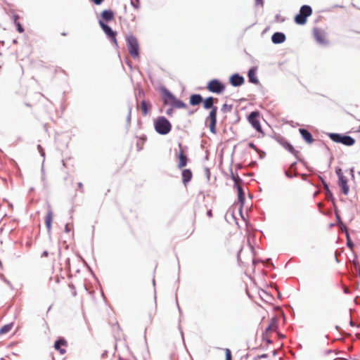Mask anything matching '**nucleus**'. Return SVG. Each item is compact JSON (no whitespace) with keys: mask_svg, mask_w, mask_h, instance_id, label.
<instances>
[{"mask_svg":"<svg viewBox=\"0 0 360 360\" xmlns=\"http://www.w3.org/2000/svg\"><path fill=\"white\" fill-rule=\"evenodd\" d=\"M350 325H351V326H353V325H354V323H353L352 321H350Z\"/></svg>","mask_w":360,"mask_h":360,"instance_id":"62","label":"nucleus"},{"mask_svg":"<svg viewBox=\"0 0 360 360\" xmlns=\"http://www.w3.org/2000/svg\"><path fill=\"white\" fill-rule=\"evenodd\" d=\"M126 44L129 53L132 58H136L139 56V45L138 40L133 34H127L125 37Z\"/></svg>","mask_w":360,"mask_h":360,"instance_id":"3","label":"nucleus"},{"mask_svg":"<svg viewBox=\"0 0 360 360\" xmlns=\"http://www.w3.org/2000/svg\"><path fill=\"white\" fill-rule=\"evenodd\" d=\"M356 271L358 272V274H359V276L360 278V266H356Z\"/></svg>","mask_w":360,"mask_h":360,"instance_id":"54","label":"nucleus"},{"mask_svg":"<svg viewBox=\"0 0 360 360\" xmlns=\"http://www.w3.org/2000/svg\"><path fill=\"white\" fill-rule=\"evenodd\" d=\"M177 306H178L179 311L181 312V309H180V307L178 303H177Z\"/></svg>","mask_w":360,"mask_h":360,"instance_id":"61","label":"nucleus"},{"mask_svg":"<svg viewBox=\"0 0 360 360\" xmlns=\"http://www.w3.org/2000/svg\"><path fill=\"white\" fill-rule=\"evenodd\" d=\"M141 107L142 113L143 115H147L148 113V104L146 101H142L141 103Z\"/></svg>","mask_w":360,"mask_h":360,"instance_id":"28","label":"nucleus"},{"mask_svg":"<svg viewBox=\"0 0 360 360\" xmlns=\"http://www.w3.org/2000/svg\"><path fill=\"white\" fill-rule=\"evenodd\" d=\"M131 107L129 105V113H128V115H127V122L129 124L131 122Z\"/></svg>","mask_w":360,"mask_h":360,"instance_id":"43","label":"nucleus"},{"mask_svg":"<svg viewBox=\"0 0 360 360\" xmlns=\"http://www.w3.org/2000/svg\"><path fill=\"white\" fill-rule=\"evenodd\" d=\"M69 286L70 287V288L75 289V287L73 285H69Z\"/></svg>","mask_w":360,"mask_h":360,"instance_id":"59","label":"nucleus"},{"mask_svg":"<svg viewBox=\"0 0 360 360\" xmlns=\"http://www.w3.org/2000/svg\"><path fill=\"white\" fill-rule=\"evenodd\" d=\"M278 328V321H277V319L276 317H273L268 326L266 328L265 330L264 333H268L269 332H271V331H274L277 329Z\"/></svg>","mask_w":360,"mask_h":360,"instance_id":"22","label":"nucleus"},{"mask_svg":"<svg viewBox=\"0 0 360 360\" xmlns=\"http://www.w3.org/2000/svg\"><path fill=\"white\" fill-rule=\"evenodd\" d=\"M203 101L202 96L198 94L191 95L189 103L191 105L195 106L201 103Z\"/></svg>","mask_w":360,"mask_h":360,"instance_id":"20","label":"nucleus"},{"mask_svg":"<svg viewBox=\"0 0 360 360\" xmlns=\"http://www.w3.org/2000/svg\"><path fill=\"white\" fill-rule=\"evenodd\" d=\"M236 188H237V191H238V201L243 205L244 204V202H245V191L243 190V188L242 185L238 186H237Z\"/></svg>","mask_w":360,"mask_h":360,"instance_id":"26","label":"nucleus"},{"mask_svg":"<svg viewBox=\"0 0 360 360\" xmlns=\"http://www.w3.org/2000/svg\"><path fill=\"white\" fill-rule=\"evenodd\" d=\"M78 186L82 190V192H83L84 191H83V184H82V183H81V182L78 183Z\"/></svg>","mask_w":360,"mask_h":360,"instance_id":"52","label":"nucleus"},{"mask_svg":"<svg viewBox=\"0 0 360 360\" xmlns=\"http://www.w3.org/2000/svg\"><path fill=\"white\" fill-rule=\"evenodd\" d=\"M248 146H249V148L255 150L257 152L259 151V149L257 148V147L255 146V144L254 143H252V142H250L248 143Z\"/></svg>","mask_w":360,"mask_h":360,"instance_id":"41","label":"nucleus"},{"mask_svg":"<svg viewBox=\"0 0 360 360\" xmlns=\"http://www.w3.org/2000/svg\"><path fill=\"white\" fill-rule=\"evenodd\" d=\"M155 131L161 135L169 134L172 129V124L164 116L158 117L154 121Z\"/></svg>","mask_w":360,"mask_h":360,"instance_id":"2","label":"nucleus"},{"mask_svg":"<svg viewBox=\"0 0 360 360\" xmlns=\"http://www.w3.org/2000/svg\"><path fill=\"white\" fill-rule=\"evenodd\" d=\"M354 168L352 167V169H350V174H351V176L352 179H354Z\"/></svg>","mask_w":360,"mask_h":360,"instance_id":"49","label":"nucleus"},{"mask_svg":"<svg viewBox=\"0 0 360 360\" xmlns=\"http://www.w3.org/2000/svg\"><path fill=\"white\" fill-rule=\"evenodd\" d=\"M174 108H173L172 107H171V106H170V108H168V109L166 110V112H165L166 115H167V116H169V117H170V116H172V115H173V112H174Z\"/></svg>","mask_w":360,"mask_h":360,"instance_id":"40","label":"nucleus"},{"mask_svg":"<svg viewBox=\"0 0 360 360\" xmlns=\"http://www.w3.org/2000/svg\"><path fill=\"white\" fill-rule=\"evenodd\" d=\"M276 140L278 143H279L285 150L288 152L294 155L296 158H297V155L299 151L295 150L294 147L282 136L278 135L276 136Z\"/></svg>","mask_w":360,"mask_h":360,"instance_id":"10","label":"nucleus"},{"mask_svg":"<svg viewBox=\"0 0 360 360\" xmlns=\"http://www.w3.org/2000/svg\"><path fill=\"white\" fill-rule=\"evenodd\" d=\"M14 24L16 26V28H17V30L18 32L22 33L24 32V28H23L22 25L19 22H16Z\"/></svg>","mask_w":360,"mask_h":360,"instance_id":"35","label":"nucleus"},{"mask_svg":"<svg viewBox=\"0 0 360 360\" xmlns=\"http://www.w3.org/2000/svg\"><path fill=\"white\" fill-rule=\"evenodd\" d=\"M290 169L295 171L297 169V162H295L292 163L290 165Z\"/></svg>","mask_w":360,"mask_h":360,"instance_id":"45","label":"nucleus"},{"mask_svg":"<svg viewBox=\"0 0 360 360\" xmlns=\"http://www.w3.org/2000/svg\"><path fill=\"white\" fill-rule=\"evenodd\" d=\"M322 184H323V187L324 191H325V194H326V199L328 201H333L335 199H334L333 193L330 190L328 184L326 181H322Z\"/></svg>","mask_w":360,"mask_h":360,"instance_id":"24","label":"nucleus"},{"mask_svg":"<svg viewBox=\"0 0 360 360\" xmlns=\"http://www.w3.org/2000/svg\"><path fill=\"white\" fill-rule=\"evenodd\" d=\"M207 215L208 217H212V210H208V211L207 212Z\"/></svg>","mask_w":360,"mask_h":360,"instance_id":"51","label":"nucleus"},{"mask_svg":"<svg viewBox=\"0 0 360 360\" xmlns=\"http://www.w3.org/2000/svg\"><path fill=\"white\" fill-rule=\"evenodd\" d=\"M98 23L104 32V33L108 37V39L115 46V47L118 48V44L116 39V32L113 31L112 29L106 23H105L102 20H99Z\"/></svg>","mask_w":360,"mask_h":360,"instance_id":"6","label":"nucleus"},{"mask_svg":"<svg viewBox=\"0 0 360 360\" xmlns=\"http://www.w3.org/2000/svg\"><path fill=\"white\" fill-rule=\"evenodd\" d=\"M256 72H257V68L256 67H252L248 72V77L249 82L250 83L257 84H259V79L256 76Z\"/></svg>","mask_w":360,"mask_h":360,"instance_id":"18","label":"nucleus"},{"mask_svg":"<svg viewBox=\"0 0 360 360\" xmlns=\"http://www.w3.org/2000/svg\"><path fill=\"white\" fill-rule=\"evenodd\" d=\"M284 174L289 179H292V177L297 176L298 175L297 173H295V174H292L288 170H284Z\"/></svg>","mask_w":360,"mask_h":360,"instance_id":"36","label":"nucleus"},{"mask_svg":"<svg viewBox=\"0 0 360 360\" xmlns=\"http://www.w3.org/2000/svg\"><path fill=\"white\" fill-rule=\"evenodd\" d=\"M218 108H213L209 115L206 117L205 121L209 122V128L211 133L216 134H217V115Z\"/></svg>","mask_w":360,"mask_h":360,"instance_id":"8","label":"nucleus"},{"mask_svg":"<svg viewBox=\"0 0 360 360\" xmlns=\"http://www.w3.org/2000/svg\"><path fill=\"white\" fill-rule=\"evenodd\" d=\"M344 292L345 294H349L350 292L348 288H345L344 289Z\"/></svg>","mask_w":360,"mask_h":360,"instance_id":"55","label":"nucleus"},{"mask_svg":"<svg viewBox=\"0 0 360 360\" xmlns=\"http://www.w3.org/2000/svg\"><path fill=\"white\" fill-rule=\"evenodd\" d=\"M193 113H194V110H192V111H189V112H188V115H192Z\"/></svg>","mask_w":360,"mask_h":360,"instance_id":"58","label":"nucleus"},{"mask_svg":"<svg viewBox=\"0 0 360 360\" xmlns=\"http://www.w3.org/2000/svg\"><path fill=\"white\" fill-rule=\"evenodd\" d=\"M231 110L232 105H228L226 103H224L221 108V110L223 112H230Z\"/></svg>","mask_w":360,"mask_h":360,"instance_id":"31","label":"nucleus"},{"mask_svg":"<svg viewBox=\"0 0 360 360\" xmlns=\"http://www.w3.org/2000/svg\"><path fill=\"white\" fill-rule=\"evenodd\" d=\"M259 113L258 111H252L248 117V122L251 124L252 127L259 132H262V127L259 120Z\"/></svg>","mask_w":360,"mask_h":360,"instance_id":"9","label":"nucleus"},{"mask_svg":"<svg viewBox=\"0 0 360 360\" xmlns=\"http://www.w3.org/2000/svg\"><path fill=\"white\" fill-rule=\"evenodd\" d=\"M101 18L103 21H110L114 18V13L111 10H104L101 13Z\"/></svg>","mask_w":360,"mask_h":360,"instance_id":"25","label":"nucleus"},{"mask_svg":"<svg viewBox=\"0 0 360 360\" xmlns=\"http://www.w3.org/2000/svg\"><path fill=\"white\" fill-rule=\"evenodd\" d=\"M65 232H67V233H68V232H70V228H69V225H68V224H67L65 225Z\"/></svg>","mask_w":360,"mask_h":360,"instance_id":"50","label":"nucleus"},{"mask_svg":"<svg viewBox=\"0 0 360 360\" xmlns=\"http://www.w3.org/2000/svg\"><path fill=\"white\" fill-rule=\"evenodd\" d=\"M206 174H207V177L208 179H210V170L209 169H206Z\"/></svg>","mask_w":360,"mask_h":360,"instance_id":"53","label":"nucleus"},{"mask_svg":"<svg viewBox=\"0 0 360 360\" xmlns=\"http://www.w3.org/2000/svg\"><path fill=\"white\" fill-rule=\"evenodd\" d=\"M131 5L135 8L139 9L140 7V1L139 0H130Z\"/></svg>","mask_w":360,"mask_h":360,"instance_id":"32","label":"nucleus"},{"mask_svg":"<svg viewBox=\"0 0 360 360\" xmlns=\"http://www.w3.org/2000/svg\"><path fill=\"white\" fill-rule=\"evenodd\" d=\"M267 357H268V354H263L258 355V356L254 357V360H259V359H266Z\"/></svg>","mask_w":360,"mask_h":360,"instance_id":"39","label":"nucleus"},{"mask_svg":"<svg viewBox=\"0 0 360 360\" xmlns=\"http://www.w3.org/2000/svg\"><path fill=\"white\" fill-rule=\"evenodd\" d=\"M313 33L315 39L319 44L321 45H326L328 44V41L325 38V34L319 28H314Z\"/></svg>","mask_w":360,"mask_h":360,"instance_id":"12","label":"nucleus"},{"mask_svg":"<svg viewBox=\"0 0 360 360\" xmlns=\"http://www.w3.org/2000/svg\"><path fill=\"white\" fill-rule=\"evenodd\" d=\"M279 17H280V15H279L278 14H277V15H276V20H277V21H278V19H279Z\"/></svg>","mask_w":360,"mask_h":360,"instance_id":"57","label":"nucleus"},{"mask_svg":"<svg viewBox=\"0 0 360 360\" xmlns=\"http://www.w3.org/2000/svg\"><path fill=\"white\" fill-rule=\"evenodd\" d=\"M53 221V212L52 210L49 207L46 215L45 217V224L48 231L49 232L51 229V224Z\"/></svg>","mask_w":360,"mask_h":360,"instance_id":"21","label":"nucleus"},{"mask_svg":"<svg viewBox=\"0 0 360 360\" xmlns=\"http://www.w3.org/2000/svg\"><path fill=\"white\" fill-rule=\"evenodd\" d=\"M12 327H13V323H9V324H6V325L4 326L0 329V334H4V333L9 332L11 330Z\"/></svg>","mask_w":360,"mask_h":360,"instance_id":"29","label":"nucleus"},{"mask_svg":"<svg viewBox=\"0 0 360 360\" xmlns=\"http://www.w3.org/2000/svg\"><path fill=\"white\" fill-rule=\"evenodd\" d=\"M226 360H232L231 352L229 349H225Z\"/></svg>","mask_w":360,"mask_h":360,"instance_id":"33","label":"nucleus"},{"mask_svg":"<svg viewBox=\"0 0 360 360\" xmlns=\"http://www.w3.org/2000/svg\"><path fill=\"white\" fill-rule=\"evenodd\" d=\"M328 136L333 141L347 146H352L355 143V139L353 137L345 134L330 133Z\"/></svg>","mask_w":360,"mask_h":360,"instance_id":"4","label":"nucleus"},{"mask_svg":"<svg viewBox=\"0 0 360 360\" xmlns=\"http://www.w3.org/2000/svg\"><path fill=\"white\" fill-rule=\"evenodd\" d=\"M300 134L302 138L308 143H311L314 141V139L311 132L304 128H300L299 129Z\"/></svg>","mask_w":360,"mask_h":360,"instance_id":"16","label":"nucleus"},{"mask_svg":"<svg viewBox=\"0 0 360 360\" xmlns=\"http://www.w3.org/2000/svg\"><path fill=\"white\" fill-rule=\"evenodd\" d=\"M214 101H217V99L213 98L212 96H209L202 101L203 108L206 110H212L213 108H217V106L214 105Z\"/></svg>","mask_w":360,"mask_h":360,"instance_id":"19","label":"nucleus"},{"mask_svg":"<svg viewBox=\"0 0 360 360\" xmlns=\"http://www.w3.org/2000/svg\"><path fill=\"white\" fill-rule=\"evenodd\" d=\"M207 89L210 92L219 94L225 90V85L220 80L213 79L207 83Z\"/></svg>","mask_w":360,"mask_h":360,"instance_id":"7","label":"nucleus"},{"mask_svg":"<svg viewBox=\"0 0 360 360\" xmlns=\"http://www.w3.org/2000/svg\"><path fill=\"white\" fill-rule=\"evenodd\" d=\"M255 4L257 6H263L264 5V0H255Z\"/></svg>","mask_w":360,"mask_h":360,"instance_id":"47","label":"nucleus"},{"mask_svg":"<svg viewBox=\"0 0 360 360\" xmlns=\"http://www.w3.org/2000/svg\"><path fill=\"white\" fill-rule=\"evenodd\" d=\"M193 174L189 169H185L182 171V181L186 185L192 179Z\"/></svg>","mask_w":360,"mask_h":360,"instance_id":"23","label":"nucleus"},{"mask_svg":"<svg viewBox=\"0 0 360 360\" xmlns=\"http://www.w3.org/2000/svg\"><path fill=\"white\" fill-rule=\"evenodd\" d=\"M335 173L338 177V179H340V176H345L343 173H342V171L340 168H338L336 169L335 170Z\"/></svg>","mask_w":360,"mask_h":360,"instance_id":"42","label":"nucleus"},{"mask_svg":"<svg viewBox=\"0 0 360 360\" xmlns=\"http://www.w3.org/2000/svg\"><path fill=\"white\" fill-rule=\"evenodd\" d=\"M179 147L180 148V151L178 155V158L179 160L178 167L182 168L185 167L187 165L188 162V158L187 155L184 154V150L182 148V144L181 143H179Z\"/></svg>","mask_w":360,"mask_h":360,"instance_id":"13","label":"nucleus"},{"mask_svg":"<svg viewBox=\"0 0 360 360\" xmlns=\"http://www.w3.org/2000/svg\"><path fill=\"white\" fill-rule=\"evenodd\" d=\"M126 63L127 64V65H129L130 68H131V62L130 60H127L126 61Z\"/></svg>","mask_w":360,"mask_h":360,"instance_id":"56","label":"nucleus"},{"mask_svg":"<svg viewBox=\"0 0 360 360\" xmlns=\"http://www.w3.org/2000/svg\"><path fill=\"white\" fill-rule=\"evenodd\" d=\"M346 236V239H347V246L352 250L354 246V242L351 240V238H350V236H349V233H347V235L345 236Z\"/></svg>","mask_w":360,"mask_h":360,"instance_id":"30","label":"nucleus"},{"mask_svg":"<svg viewBox=\"0 0 360 360\" xmlns=\"http://www.w3.org/2000/svg\"><path fill=\"white\" fill-rule=\"evenodd\" d=\"M339 227L340 230L345 233V236L347 235V233H349L348 228L344 224L339 225Z\"/></svg>","mask_w":360,"mask_h":360,"instance_id":"37","label":"nucleus"},{"mask_svg":"<svg viewBox=\"0 0 360 360\" xmlns=\"http://www.w3.org/2000/svg\"><path fill=\"white\" fill-rule=\"evenodd\" d=\"M276 352L274 350V351L273 352V354H274V355H276Z\"/></svg>","mask_w":360,"mask_h":360,"instance_id":"63","label":"nucleus"},{"mask_svg":"<svg viewBox=\"0 0 360 360\" xmlns=\"http://www.w3.org/2000/svg\"><path fill=\"white\" fill-rule=\"evenodd\" d=\"M286 39L285 35L283 32H276L271 36V41L275 44L283 43Z\"/></svg>","mask_w":360,"mask_h":360,"instance_id":"14","label":"nucleus"},{"mask_svg":"<svg viewBox=\"0 0 360 360\" xmlns=\"http://www.w3.org/2000/svg\"><path fill=\"white\" fill-rule=\"evenodd\" d=\"M162 93V101L165 105H169L174 109L184 108L186 107V104L184 102L177 99L167 89L163 88Z\"/></svg>","mask_w":360,"mask_h":360,"instance_id":"1","label":"nucleus"},{"mask_svg":"<svg viewBox=\"0 0 360 360\" xmlns=\"http://www.w3.org/2000/svg\"><path fill=\"white\" fill-rule=\"evenodd\" d=\"M48 255H49V252H48L47 250H44V251L42 252V254H41V257H47Z\"/></svg>","mask_w":360,"mask_h":360,"instance_id":"48","label":"nucleus"},{"mask_svg":"<svg viewBox=\"0 0 360 360\" xmlns=\"http://www.w3.org/2000/svg\"><path fill=\"white\" fill-rule=\"evenodd\" d=\"M312 13L311 6L308 5H303L301 6L300 13L295 17V22L297 25H304L307 22V19Z\"/></svg>","mask_w":360,"mask_h":360,"instance_id":"5","label":"nucleus"},{"mask_svg":"<svg viewBox=\"0 0 360 360\" xmlns=\"http://www.w3.org/2000/svg\"><path fill=\"white\" fill-rule=\"evenodd\" d=\"M230 84L234 86H240L245 82V79L243 76L240 75L238 73L233 74L229 78Z\"/></svg>","mask_w":360,"mask_h":360,"instance_id":"11","label":"nucleus"},{"mask_svg":"<svg viewBox=\"0 0 360 360\" xmlns=\"http://www.w3.org/2000/svg\"><path fill=\"white\" fill-rule=\"evenodd\" d=\"M73 295H76V291H74Z\"/></svg>","mask_w":360,"mask_h":360,"instance_id":"64","label":"nucleus"},{"mask_svg":"<svg viewBox=\"0 0 360 360\" xmlns=\"http://www.w3.org/2000/svg\"><path fill=\"white\" fill-rule=\"evenodd\" d=\"M37 150H38L39 153H40L41 156L43 157V158H44L43 162H44V158H45V151L41 145L37 146Z\"/></svg>","mask_w":360,"mask_h":360,"instance_id":"34","label":"nucleus"},{"mask_svg":"<svg viewBox=\"0 0 360 360\" xmlns=\"http://www.w3.org/2000/svg\"><path fill=\"white\" fill-rule=\"evenodd\" d=\"M262 339L263 340L266 341L267 344H271L272 342L271 339L267 337V333H262Z\"/></svg>","mask_w":360,"mask_h":360,"instance_id":"38","label":"nucleus"},{"mask_svg":"<svg viewBox=\"0 0 360 360\" xmlns=\"http://www.w3.org/2000/svg\"><path fill=\"white\" fill-rule=\"evenodd\" d=\"M67 341L64 338H60L55 342L54 348L59 351L61 354H63L66 351L65 349L62 348V346H67Z\"/></svg>","mask_w":360,"mask_h":360,"instance_id":"17","label":"nucleus"},{"mask_svg":"<svg viewBox=\"0 0 360 360\" xmlns=\"http://www.w3.org/2000/svg\"><path fill=\"white\" fill-rule=\"evenodd\" d=\"M18 19H19L18 15L15 14L13 15V20L14 23H15L16 22H18Z\"/></svg>","mask_w":360,"mask_h":360,"instance_id":"46","label":"nucleus"},{"mask_svg":"<svg viewBox=\"0 0 360 360\" xmlns=\"http://www.w3.org/2000/svg\"><path fill=\"white\" fill-rule=\"evenodd\" d=\"M231 179L234 181V186L237 187L243 184V180L238 176V174H236L231 170Z\"/></svg>","mask_w":360,"mask_h":360,"instance_id":"27","label":"nucleus"},{"mask_svg":"<svg viewBox=\"0 0 360 360\" xmlns=\"http://www.w3.org/2000/svg\"><path fill=\"white\" fill-rule=\"evenodd\" d=\"M336 219H337V223H338V226L343 224V222L342 221L341 217L337 213H336Z\"/></svg>","mask_w":360,"mask_h":360,"instance_id":"44","label":"nucleus"},{"mask_svg":"<svg viewBox=\"0 0 360 360\" xmlns=\"http://www.w3.org/2000/svg\"><path fill=\"white\" fill-rule=\"evenodd\" d=\"M338 186L341 188L342 192L345 195H348L349 187L347 184V179L345 176H340L338 179Z\"/></svg>","mask_w":360,"mask_h":360,"instance_id":"15","label":"nucleus"},{"mask_svg":"<svg viewBox=\"0 0 360 360\" xmlns=\"http://www.w3.org/2000/svg\"><path fill=\"white\" fill-rule=\"evenodd\" d=\"M66 263L68 264H70V259H67Z\"/></svg>","mask_w":360,"mask_h":360,"instance_id":"60","label":"nucleus"}]
</instances>
